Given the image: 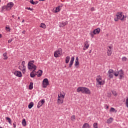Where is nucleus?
Listing matches in <instances>:
<instances>
[{
    "instance_id": "473e14b6",
    "label": "nucleus",
    "mask_w": 128,
    "mask_h": 128,
    "mask_svg": "<svg viewBox=\"0 0 128 128\" xmlns=\"http://www.w3.org/2000/svg\"><path fill=\"white\" fill-rule=\"evenodd\" d=\"M64 98V96L62 94H58V98Z\"/></svg>"
},
{
    "instance_id": "f704fd0d",
    "label": "nucleus",
    "mask_w": 128,
    "mask_h": 128,
    "mask_svg": "<svg viewBox=\"0 0 128 128\" xmlns=\"http://www.w3.org/2000/svg\"><path fill=\"white\" fill-rule=\"evenodd\" d=\"M93 128H98V123L97 122L94 123Z\"/></svg>"
},
{
    "instance_id": "b1692460",
    "label": "nucleus",
    "mask_w": 128,
    "mask_h": 128,
    "mask_svg": "<svg viewBox=\"0 0 128 128\" xmlns=\"http://www.w3.org/2000/svg\"><path fill=\"white\" fill-rule=\"evenodd\" d=\"M58 102L59 104H63L64 103V100L62 99V98H58Z\"/></svg>"
},
{
    "instance_id": "2eb2a0df",
    "label": "nucleus",
    "mask_w": 128,
    "mask_h": 128,
    "mask_svg": "<svg viewBox=\"0 0 128 128\" xmlns=\"http://www.w3.org/2000/svg\"><path fill=\"white\" fill-rule=\"evenodd\" d=\"M68 24V22H62L60 23V28H64V26H66Z\"/></svg>"
},
{
    "instance_id": "2f4dec72",
    "label": "nucleus",
    "mask_w": 128,
    "mask_h": 128,
    "mask_svg": "<svg viewBox=\"0 0 128 128\" xmlns=\"http://www.w3.org/2000/svg\"><path fill=\"white\" fill-rule=\"evenodd\" d=\"M112 94L114 95V96H118V92H116V90H112Z\"/></svg>"
},
{
    "instance_id": "aec40b11",
    "label": "nucleus",
    "mask_w": 128,
    "mask_h": 128,
    "mask_svg": "<svg viewBox=\"0 0 128 128\" xmlns=\"http://www.w3.org/2000/svg\"><path fill=\"white\" fill-rule=\"evenodd\" d=\"M3 56H4V60H8V52L4 53Z\"/></svg>"
},
{
    "instance_id": "3c124183",
    "label": "nucleus",
    "mask_w": 128,
    "mask_h": 128,
    "mask_svg": "<svg viewBox=\"0 0 128 128\" xmlns=\"http://www.w3.org/2000/svg\"><path fill=\"white\" fill-rule=\"evenodd\" d=\"M22 33L24 34H26V30L22 31Z\"/></svg>"
},
{
    "instance_id": "7c9ffc66",
    "label": "nucleus",
    "mask_w": 128,
    "mask_h": 128,
    "mask_svg": "<svg viewBox=\"0 0 128 128\" xmlns=\"http://www.w3.org/2000/svg\"><path fill=\"white\" fill-rule=\"evenodd\" d=\"M22 124L23 126H26V119L22 120Z\"/></svg>"
},
{
    "instance_id": "39448f33",
    "label": "nucleus",
    "mask_w": 128,
    "mask_h": 128,
    "mask_svg": "<svg viewBox=\"0 0 128 128\" xmlns=\"http://www.w3.org/2000/svg\"><path fill=\"white\" fill-rule=\"evenodd\" d=\"M62 54V48H59L57 50L55 51L54 52V56L55 58H60Z\"/></svg>"
},
{
    "instance_id": "37998d69",
    "label": "nucleus",
    "mask_w": 128,
    "mask_h": 128,
    "mask_svg": "<svg viewBox=\"0 0 128 128\" xmlns=\"http://www.w3.org/2000/svg\"><path fill=\"white\" fill-rule=\"evenodd\" d=\"M13 40L12 39H10L8 40V44H10V42H12Z\"/></svg>"
},
{
    "instance_id": "cd10ccee",
    "label": "nucleus",
    "mask_w": 128,
    "mask_h": 128,
    "mask_svg": "<svg viewBox=\"0 0 128 128\" xmlns=\"http://www.w3.org/2000/svg\"><path fill=\"white\" fill-rule=\"evenodd\" d=\"M34 72L35 71H32V72H30V78H34L36 76V74H34Z\"/></svg>"
},
{
    "instance_id": "f3484780",
    "label": "nucleus",
    "mask_w": 128,
    "mask_h": 128,
    "mask_svg": "<svg viewBox=\"0 0 128 128\" xmlns=\"http://www.w3.org/2000/svg\"><path fill=\"white\" fill-rule=\"evenodd\" d=\"M42 70H38V71L37 72V76L38 78H40V76H42Z\"/></svg>"
},
{
    "instance_id": "a19ab883",
    "label": "nucleus",
    "mask_w": 128,
    "mask_h": 128,
    "mask_svg": "<svg viewBox=\"0 0 128 128\" xmlns=\"http://www.w3.org/2000/svg\"><path fill=\"white\" fill-rule=\"evenodd\" d=\"M71 120H72L74 122V120H76L75 116H72L71 117Z\"/></svg>"
},
{
    "instance_id": "f03ea898",
    "label": "nucleus",
    "mask_w": 128,
    "mask_h": 128,
    "mask_svg": "<svg viewBox=\"0 0 128 128\" xmlns=\"http://www.w3.org/2000/svg\"><path fill=\"white\" fill-rule=\"evenodd\" d=\"M116 18H114V20L115 22H118V20H126V16L122 14V12H118L116 14Z\"/></svg>"
},
{
    "instance_id": "20e7f679",
    "label": "nucleus",
    "mask_w": 128,
    "mask_h": 128,
    "mask_svg": "<svg viewBox=\"0 0 128 128\" xmlns=\"http://www.w3.org/2000/svg\"><path fill=\"white\" fill-rule=\"evenodd\" d=\"M96 80L97 86H104V81L102 80V78H100V76H97Z\"/></svg>"
},
{
    "instance_id": "412c9836",
    "label": "nucleus",
    "mask_w": 128,
    "mask_h": 128,
    "mask_svg": "<svg viewBox=\"0 0 128 128\" xmlns=\"http://www.w3.org/2000/svg\"><path fill=\"white\" fill-rule=\"evenodd\" d=\"M34 60H30V61L28 62V66H34Z\"/></svg>"
},
{
    "instance_id": "423d86ee",
    "label": "nucleus",
    "mask_w": 128,
    "mask_h": 128,
    "mask_svg": "<svg viewBox=\"0 0 128 128\" xmlns=\"http://www.w3.org/2000/svg\"><path fill=\"white\" fill-rule=\"evenodd\" d=\"M48 84H50L48 82V78H46L44 79L43 82H42L43 88H46V86H48Z\"/></svg>"
},
{
    "instance_id": "13d9d810",
    "label": "nucleus",
    "mask_w": 128,
    "mask_h": 128,
    "mask_svg": "<svg viewBox=\"0 0 128 128\" xmlns=\"http://www.w3.org/2000/svg\"><path fill=\"white\" fill-rule=\"evenodd\" d=\"M24 22V20H22V22Z\"/></svg>"
},
{
    "instance_id": "c9c22d12",
    "label": "nucleus",
    "mask_w": 128,
    "mask_h": 128,
    "mask_svg": "<svg viewBox=\"0 0 128 128\" xmlns=\"http://www.w3.org/2000/svg\"><path fill=\"white\" fill-rule=\"evenodd\" d=\"M26 66H22V72L24 74H26Z\"/></svg>"
},
{
    "instance_id": "4be33fe9",
    "label": "nucleus",
    "mask_w": 128,
    "mask_h": 128,
    "mask_svg": "<svg viewBox=\"0 0 128 128\" xmlns=\"http://www.w3.org/2000/svg\"><path fill=\"white\" fill-rule=\"evenodd\" d=\"M70 56H67L66 57V64H68L70 62Z\"/></svg>"
},
{
    "instance_id": "6e6d98bb",
    "label": "nucleus",
    "mask_w": 128,
    "mask_h": 128,
    "mask_svg": "<svg viewBox=\"0 0 128 128\" xmlns=\"http://www.w3.org/2000/svg\"><path fill=\"white\" fill-rule=\"evenodd\" d=\"M90 52H92V50H90L89 52V54H90Z\"/></svg>"
},
{
    "instance_id": "ea45409f",
    "label": "nucleus",
    "mask_w": 128,
    "mask_h": 128,
    "mask_svg": "<svg viewBox=\"0 0 128 128\" xmlns=\"http://www.w3.org/2000/svg\"><path fill=\"white\" fill-rule=\"evenodd\" d=\"M126 108H128V97L126 99Z\"/></svg>"
},
{
    "instance_id": "c756f323",
    "label": "nucleus",
    "mask_w": 128,
    "mask_h": 128,
    "mask_svg": "<svg viewBox=\"0 0 128 128\" xmlns=\"http://www.w3.org/2000/svg\"><path fill=\"white\" fill-rule=\"evenodd\" d=\"M107 124H112V118H110L109 119L107 120Z\"/></svg>"
},
{
    "instance_id": "6e6552de",
    "label": "nucleus",
    "mask_w": 128,
    "mask_h": 128,
    "mask_svg": "<svg viewBox=\"0 0 128 128\" xmlns=\"http://www.w3.org/2000/svg\"><path fill=\"white\" fill-rule=\"evenodd\" d=\"M107 54H108V56H112V46H107Z\"/></svg>"
},
{
    "instance_id": "4d7b16f0",
    "label": "nucleus",
    "mask_w": 128,
    "mask_h": 128,
    "mask_svg": "<svg viewBox=\"0 0 128 128\" xmlns=\"http://www.w3.org/2000/svg\"><path fill=\"white\" fill-rule=\"evenodd\" d=\"M12 18H14V15H12Z\"/></svg>"
},
{
    "instance_id": "6ab92c4d",
    "label": "nucleus",
    "mask_w": 128,
    "mask_h": 128,
    "mask_svg": "<svg viewBox=\"0 0 128 128\" xmlns=\"http://www.w3.org/2000/svg\"><path fill=\"white\" fill-rule=\"evenodd\" d=\"M80 64V62H78V58L76 57V62L74 66H78Z\"/></svg>"
},
{
    "instance_id": "5701e85b",
    "label": "nucleus",
    "mask_w": 128,
    "mask_h": 128,
    "mask_svg": "<svg viewBox=\"0 0 128 128\" xmlns=\"http://www.w3.org/2000/svg\"><path fill=\"white\" fill-rule=\"evenodd\" d=\"M82 128H90V124L88 123H84Z\"/></svg>"
},
{
    "instance_id": "5fc2aeb1",
    "label": "nucleus",
    "mask_w": 128,
    "mask_h": 128,
    "mask_svg": "<svg viewBox=\"0 0 128 128\" xmlns=\"http://www.w3.org/2000/svg\"><path fill=\"white\" fill-rule=\"evenodd\" d=\"M40 2H44L46 0H40Z\"/></svg>"
},
{
    "instance_id": "a18cd8bd",
    "label": "nucleus",
    "mask_w": 128,
    "mask_h": 128,
    "mask_svg": "<svg viewBox=\"0 0 128 128\" xmlns=\"http://www.w3.org/2000/svg\"><path fill=\"white\" fill-rule=\"evenodd\" d=\"M30 2L32 4H34V0H30Z\"/></svg>"
},
{
    "instance_id": "a878e982",
    "label": "nucleus",
    "mask_w": 128,
    "mask_h": 128,
    "mask_svg": "<svg viewBox=\"0 0 128 128\" xmlns=\"http://www.w3.org/2000/svg\"><path fill=\"white\" fill-rule=\"evenodd\" d=\"M40 28H46V25L44 24V23H41L40 25Z\"/></svg>"
},
{
    "instance_id": "864d4df0",
    "label": "nucleus",
    "mask_w": 128,
    "mask_h": 128,
    "mask_svg": "<svg viewBox=\"0 0 128 128\" xmlns=\"http://www.w3.org/2000/svg\"><path fill=\"white\" fill-rule=\"evenodd\" d=\"M2 36V34H0V38H1Z\"/></svg>"
},
{
    "instance_id": "ddd939ff",
    "label": "nucleus",
    "mask_w": 128,
    "mask_h": 128,
    "mask_svg": "<svg viewBox=\"0 0 128 128\" xmlns=\"http://www.w3.org/2000/svg\"><path fill=\"white\" fill-rule=\"evenodd\" d=\"M74 57L72 56L68 68H72V66L74 64Z\"/></svg>"
},
{
    "instance_id": "79ce46f5",
    "label": "nucleus",
    "mask_w": 128,
    "mask_h": 128,
    "mask_svg": "<svg viewBox=\"0 0 128 128\" xmlns=\"http://www.w3.org/2000/svg\"><path fill=\"white\" fill-rule=\"evenodd\" d=\"M26 10H32V8H28V7H26Z\"/></svg>"
},
{
    "instance_id": "f257e3e1",
    "label": "nucleus",
    "mask_w": 128,
    "mask_h": 128,
    "mask_svg": "<svg viewBox=\"0 0 128 128\" xmlns=\"http://www.w3.org/2000/svg\"><path fill=\"white\" fill-rule=\"evenodd\" d=\"M78 92H82V94H90L91 92L90 90L88 89V88H86V87H78L77 88Z\"/></svg>"
},
{
    "instance_id": "7ed1b4c3",
    "label": "nucleus",
    "mask_w": 128,
    "mask_h": 128,
    "mask_svg": "<svg viewBox=\"0 0 128 128\" xmlns=\"http://www.w3.org/2000/svg\"><path fill=\"white\" fill-rule=\"evenodd\" d=\"M118 74L120 76V80H122V78H124V73L122 70L121 69L119 71L114 72V76H118Z\"/></svg>"
},
{
    "instance_id": "0eeeda50",
    "label": "nucleus",
    "mask_w": 128,
    "mask_h": 128,
    "mask_svg": "<svg viewBox=\"0 0 128 128\" xmlns=\"http://www.w3.org/2000/svg\"><path fill=\"white\" fill-rule=\"evenodd\" d=\"M114 70L112 69L109 70L108 71V76L110 78H114Z\"/></svg>"
},
{
    "instance_id": "9b49d317",
    "label": "nucleus",
    "mask_w": 128,
    "mask_h": 128,
    "mask_svg": "<svg viewBox=\"0 0 128 128\" xmlns=\"http://www.w3.org/2000/svg\"><path fill=\"white\" fill-rule=\"evenodd\" d=\"M28 66V70H33L34 72H36V65H29Z\"/></svg>"
},
{
    "instance_id": "a211bd4d",
    "label": "nucleus",
    "mask_w": 128,
    "mask_h": 128,
    "mask_svg": "<svg viewBox=\"0 0 128 128\" xmlns=\"http://www.w3.org/2000/svg\"><path fill=\"white\" fill-rule=\"evenodd\" d=\"M90 46V44H88V42L86 41L84 42V48H86L88 49V48Z\"/></svg>"
},
{
    "instance_id": "680f3d73",
    "label": "nucleus",
    "mask_w": 128,
    "mask_h": 128,
    "mask_svg": "<svg viewBox=\"0 0 128 128\" xmlns=\"http://www.w3.org/2000/svg\"><path fill=\"white\" fill-rule=\"evenodd\" d=\"M84 50H86V49H84Z\"/></svg>"
},
{
    "instance_id": "052dcab7",
    "label": "nucleus",
    "mask_w": 128,
    "mask_h": 128,
    "mask_svg": "<svg viewBox=\"0 0 128 128\" xmlns=\"http://www.w3.org/2000/svg\"><path fill=\"white\" fill-rule=\"evenodd\" d=\"M0 128H2V126H0Z\"/></svg>"
},
{
    "instance_id": "c03bdc74",
    "label": "nucleus",
    "mask_w": 128,
    "mask_h": 128,
    "mask_svg": "<svg viewBox=\"0 0 128 128\" xmlns=\"http://www.w3.org/2000/svg\"><path fill=\"white\" fill-rule=\"evenodd\" d=\"M24 64H26V62L24 61H22V66H24Z\"/></svg>"
},
{
    "instance_id": "bf43d9fd",
    "label": "nucleus",
    "mask_w": 128,
    "mask_h": 128,
    "mask_svg": "<svg viewBox=\"0 0 128 128\" xmlns=\"http://www.w3.org/2000/svg\"><path fill=\"white\" fill-rule=\"evenodd\" d=\"M20 17H18V20H20Z\"/></svg>"
},
{
    "instance_id": "49530a36",
    "label": "nucleus",
    "mask_w": 128,
    "mask_h": 128,
    "mask_svg": "<svg viewBox=\"0 0 128 128\" xmlns=\"http://www.w3.org/2000/svg\"><path fill=\"white\" fill-rule=\"evenodd\" d=\"M14 128H16V122L13 124Z\"/></svg>"
},
{
    "instance_id": "f8f14e48",
    "label": "nucleus",
    "mask_w": 128,
    "mask_h": 128,
    "mask_svg": "<svg viewBox=\"0 0 128 128\" xmlns=\"http://www.w3.org/2000/svg\"><path fill=\"white\" fill-rule=\"evenodd\" d=\"M14 76H18V78H22V72L19 71H16L14 72Z\"/></svg>"
},
{
    "instance_id": "72a5a7b5",
    "label": "nucleus",
    "mask_w": 128,
    "mask_h": 128,
    "mask_svg": "<svg viewBox=\"0 0 128 128\" xmlns=\"http://www.w3.org/2000/svg\"><path fill=\"white\" fill-rule=\"evenodd\" d=\"M6 120H8V122H9V124H12V120L10 119V118H8V117H6Z\"/></svg>"
},
{
    "instance_id": "393cba45",
    "label": "nucleus",
    "mask_w": 128,
    "mask_h": 128,
    "mask_svg": "<svg viewBox=\"0 0 128 128\" xmlns=\"http://www.w3.org/2000/svg\"><path fill=\"white\" fill-rule=\"evenodd\" d=\"M34 106V102H30L28 105V108L30 110Z\"/></svg>"
},
{
    "instance_id": "8fccbe9b",
    "label": "nucleus",
    "mask_w": 128,
    "mask_h": 128,
    "mask_svg": "<svg viewBox=\"0 0 128 128\" xmlns=\"http://www.w3.org/2000/svg\"><path fill=\"white\" fill-rule=\"evenodd\" d=\"M6 30H10V28L8 27H6Z\"/></svg>"
},
{
    "instance_id": "4c0bfd02",
    "label": "nucleus",
    "mask_w": 128,
    "mask_h": 128,
    "mask_svg": "<svg viewBox=\"0 0 128 128\" xmlns=\"http://www.w3.org/2000/svg\"><path fill=\"white\" fill-rule=\"evenodd\" d=\"M90 34L91 36V37L92 38H94V32H90Z\"/></svg>"
},
{
    "instance_id": "de8ad7c7",
    "label": "nucleus",
    "mask_w": 128,
    "mask_h": 128,
    "mask_svg": "<svg viewBox=\"0 0 128 128\" xmlns=\"http://www.w3.org/2000/svg\"><path fill=\"white\" fill-rule=\"evenodd\" d=\"M38 4V1L34 2V4Z\"/></svg>"
},
{
    "instance_id": "dca6fc26",
    "label": "nucleus",
    "mask_w": 128,
    "mask_h": 128,
    "mask_svg": "<svg viewBox=\"0 0 128 128\" xmlns=\"http://www.w3.org/2000/svg\"><path fill=\"white\" fill-rule=\"evenodd\" d=\"M14 6V2H10L7 4V8H12Z\"/></svg>"
},
{
    "instance_id": "9d476101",
    "label": "nucleus",
    "mask_w": 128,
    "mask_h": 128,
    "mask_svg": "<svg viewBox=\"0 0 128 128\" xmlns=\"http://www.w3.org/2000/svg\"><path fill=\"white\" fill-rule=\"evenodd\" d=\"M64 6V4H61L60 6H58L56 8L55 10H54V12H58L60 11V8H62Z\"/></svg>"
},
{
    "instance_id": "1a4fd4ad",
    "label": "nucleus",
    "mask_w": 128,
    "mask_h": 128,
    "mask_svg": "<svg viewBox=\"0 0 128 128\" xmlns=\"http://www.w3.org/2000/svg\"><path fill=\"white\" fill-rule=\"evenodd\" d=\"M44 102H46L44 99L40 101H39V102H38V104L37 105L38 108H40V106H42V104H44Z\"/></svg>"
},
{
    "instance_id": "4468645a",
    "label": "nucleus",
    "mask_w": 128,
    "mask_h": 128,
    "mask_svg": "<svg viewBox=\"0 0 128 128\" xmlns=\"http://www.w3.org/2000/svg\"><path fill=\"white\" fill-rule=\"evenodd\" d=\"M100 28H97L94 30L93 31L94 34H100Z\"/></svg>"
},
{
    "instance_id": "c85d7f7f",
    "label": "nucleus",
    "mask_w": 128,
    "mask_h": 128,
    "mask_svg": "<svg viewBox=\"0 0 128 128\" xmlns=\"http://www.w3.org/2000/svg\"><path fill=\"white\" fill-rule=\"evenodd\" d=\"M110 112H116V110H115L114 108H111L110 110Z\"/></svg>"
},
{
    "instance_id": "603ef678",
    "label": "nucleus",
    "mask_w": 128,
    "mask_h": 128,
    "mask_svg": "<svg viewBox=\"0 0 128 128\" xmlns=\"http://www.w3.org/2000/svg\"><path fill=\"white\" fill-rule=\"evenodd\" d=\"M108 106H106V109L108 110Z\"/></svg>"
},
{
    "instance_id": "e433bc0d",
    "label": "nucleus",
    "mask_w": 128,
    "mask_h": 128,
    "mask_svg": "<svg viewBox=\"0 0 128 128\" xmlns=\"http://www.w3.org/2000/svg\"><path fill=\"white\" fill-rule=\"evenodd\" d=\"M122 62H126V60H128V58L126 56H124L122 58Z\"/></svg>"
},
{
    "instance_id": "bb28decb",
    "label": "nucleus",
    "mask_w": 128,
    "mask_h": 128,
    "mask_svg": "<svg viewBox=\"0 0 128 128\" xmlns=\"http://www.w3.org/2000/svg\"><path fill=\"white\" fill-rule=\"evenodd\" d=\"M34 88V83L30 82L29 85V90H32Z\"/></svg>"
},
{
    "instance_id": "09e8293b",
    "label": "nucleus",
    "mask_w": 128,
    "mask_h": 128,
    "mask_svg": "<svg viewBox=\"0 0 128 128\" xmlns=\"http://www.w3.org/2000/svg\"><path fill=\"white\" fill-rule=\"evenodd\" d=\"M91 10L92 12L94 10V7L91 8Z\"/></svg>"
},
{
    "instance_id": "58836bf2",
    "label": "nucleus",
    "mask_w": 128,
    "mask_h": 128,
    "mask_svg": "<svg viewBox=\"0 0 128 128\" xmlns=\"http://www.w3.org/2000/svg\"><path fill=\"white\" fill-rule=\"evenodd\" d=\"M7 8H8L7 5L6 6H4L2 7V10H7Z\"/></svg>"
}]
</instances>
